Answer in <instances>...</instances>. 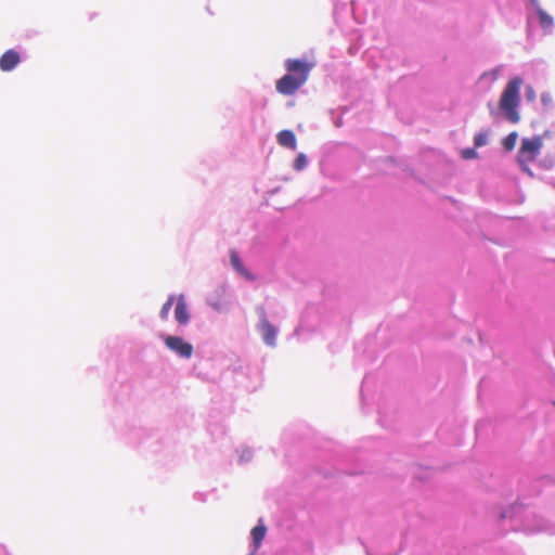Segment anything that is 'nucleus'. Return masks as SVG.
<instances>
[{
  "instance_id": "obj_5",
  "label": "nucleus",
  "mask_w": 555,
  "mask_h": 555,
  "mask_svg": "<svg viewBox=\"0 0 555 555\" xmlns=\"http://www.w3.org/2000/svg\"><path fill=\"white\" fill-rule=\"evenodd\" d=\"M20 62L21 55L16 50H7L0 57V69L2 72H10L14 69L20 64Z\"/></svg>"
},
{
  "instance_id": "obj_11",
  "label": "nucleus",
  "mask_w": 555,
  "mask_h": 555,
  "mask_svg": "<svg viewBox=\"0 0 555 555\" xmlns=\"http://www.w3.org/2000/svg\"><path fill=\"white\" fill-rule=\"evenodd\" d=\"M517 139H518L517 132L516 131L511 132L507 137L504 138V140L502 142L503 147L508 152L513 151L515 149Z\"/></svg>"
},
{
  "instance_id": "obj_9",
  "label": "nucleus",
  "mask_w": 555,
  "mask_h": 555,
  "mask_svg": "<svg viewBox=\"0 0 555 555\" xmlns=\"http://www.w3.org/2000/svg\"><path fill=\"white\" fill-rule=\"evenodd\" d=\"M266 531H267V528L261 522H259L257 526H255L253 528L251 538H253L254 546L256 550L260 546V544L266 535Z\"/></svg>"
},
{
  "instance_id": "obj_6",
  "label": "nucleus",
  "mask_w": 555,
  "mask_h": 555,
  "mask_svg": "<svg viewBox=\"0 0 555 555\" xmlns=\"http://www.w3.org/2000/svg\"><path fill=\"white\" fill-rule=\"evenodd\" d=\"M175 319L181 325H185L190 321L188 304H186L184 295H182V294L177 297V304H176V308H175Z\"/></svg>"
},
{
  "instance_id": "obj_7",
  "label": "nucleus",
  "mask_w": 555,
  "mask_h": 555,
  "mask_svg": "<svg viewBox=\"0 0 555 555\" xmlns=\"http://www.w3.org/2000/svg\"><path fill=\"white\" fill-rule=\"evenodd\" d=\"M230 261L232 267L245 279L254 280V276L246 270L244 267L238 254L235 250H231L230 253Z\"/></svg>"
},
{
  "instance_id": "obj_16",
  "label": "nucleus",
  "mask_w": 555,
  "mask_h": 555,
  "mask_svg": "<svg viewBox=\"0 0 555 555\" xmlns=\"http://www.w3.org/2000/svg\"><path fill=\"white\" fill-rule=\"evenodd\" d=\"M477 156V152L474 149H465L462 151V157L464 159H472Z\"/></svg>"
},
{
  "instance_id": "obj_2",
  "label": "nucleus",
  "mask_w": 555,
  "mask_h": 555,
  "mask_svg": "<svg viewBox=\"0 0 555 555\" xmlns=\"http://www.w3.org/2000/svg\"><path fill=\"white\" fill-rule=\"evenodd\" d=\"M521 83L522 80L519 77L511 79L504 88L499 103L500 109L512 124H517L520 120L517 108L520 102L519 90Z\"/></svg>"
},
{
  "instance_id": "obj_14",
  "label": "nucleus",
  "mask_w": 555,
  "mask_h": 555,
  "mask_svg": "<svg viewBox=\"0 0 555 555\" xmlns=\"http://www.w3.org/2000/svg\"><path fill=\"white\" fill-rule=\"evenodd\" d=\"M306 166H307L306 155L302 153L298 154V156L296 157V159L294 162V168L296 170H302Z\"/></svg>"
},
{
  "instance_id": "obj_8",
  "label": "nucleus",
  "mask_w": 555,
  "mask_h": 555,
  "mask_svg": "<svg viewBox=\"0 0 555 555\" xmlns=\"http://www.w3.org/2000/svg\"><path fill=\"white\" fill-rule=\"evenodd\" d=\"M261 335L268 345H274L275 328L266 319L261 320Z\"/></svg>"
},
{
  "instance_id": "obj_13",
  "label": "nucleus",
  "mask_w": 555,
  "mask_h": 555,
  "mask_svg": "<svg viewBox=\"0 0 555 555\" xmlns=\"http://www.w3.org/2000/svg\"><path fill=\"white\" fill-rule=\"evenodd\" d=\"M175 300H176V297L173 295H171L168 297L167 301L163 305L160 312H159V317L162 320H167L169 311H170Z\"/></svg>"
},
{
  "instance_id": "obj_10",
  "label": "nucleus",
  "mask_w": 555,
  "mask_h": 555,
  "mask_svg": "<svg viewBox=\"0 0 555 555\" xmlns=\"http://www.w3.org/2000/svg\"><path fill=\"white\" fill-rule=\"evenodd\" d=\"M280 144L291 150H296V137L289 130L280 131Z\"/></svg>"
},
{
  "instance_id": "obj_1",
  "label": "nucleus",
  "mask_w": 555,
  "mask_h": 555,
  "mask_svg": "<svg viewBox=\"0 0 555 555\" xmlns=\"http://www.w3.org/2000/svg\"><path fill=\"white\" fill-rule=\"evenodd\" d=\"M285 68L287 74L280 78V92L293 94L306 82L311 65L300 60H287L285 62Z\"/></svg>"
},
{
  "instance_id": "obj_3",
  "label": "nucleus",
  "mask_w": 555,
  "mask_h": 555,
  "mask_svg": "<svg viewBox=\"0 0 555 555\" xmlns=\"http://www.w3.org/2000/svg\"><path fill=\"white\" fill-rule=\"evenodd\" d=\"M543 146V139L540 135L525 138L518 151L517 162L521 169L531 175L529 164L535 160Z\"/></svg>"
},
{
  "instance_id": "obj_12",
  "label": "nucleus",
  "mask_w": 555,
  "mask_h": 555,
  "mask_svg": "<svg viewBox=\"0 0 555 555\" xmlns=\"http://www.w3.org/2000/svg\"><path fill=\"white\" fill-rule=\"evenodd\" d=\"M537 14L542 27L548 28L552 26L553 18L539 7L537 8Z\"/></svg>"
},
{
  "instance_id": "obj_17",
  "label": "nucleus",
  "mask_w": 555,
  "mask_h": 555,
  "mask_svg": "<svg viewBox=\"0 0 555 555\" xmlns=\"http://www.w3.org/2000/svg\"><path fill=\"white\" fill-rule=\"evenodd\" d=\"M531 2L538 8V0H531Z\"/></svg>"
},
{
  "instance_id": "obj_15",
  "label": "nucleus",
  "mask_w": 555,
  "mask_h": 555,
  "mask_svg": "<svg viewBox=\"0 0 555 555\" xmlns=\"http://www.w3.org/2000/svg\"><path fill=\"white\" fill-rule=\"evenodd\" d=\"M474 143L476 147L483 146L487 143V134L477 133L474 138Z\"/></svg>"
},
{
  "instance_id": "obj_4",
  "label": "nucleus",
  "mask_w": 555,
  "mask_h": 555,
  "mask_svg": "<svg viewBox=\"0 0 555 555\" xmlns=\"http://www.w3.org/2000/svg\"><path fill=\"white\" fill-rule=\"evenodd\" d=\"M164 341L169 350L176 352L181 358L189 359L193 353V346L179 336H166Z\"/></svg>"
}]
</instances>
